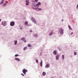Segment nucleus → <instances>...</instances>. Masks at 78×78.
<instances>
[{"instance_id":"nucleus-23","label":"nucleus","mask_w":78,"mask_h":78,"mask_svg":"<svg viewBox=\"0 0 78 78\" xmlns=\"http://www.w3.org/2000/svg\"><path fill=\"white\" fill-rule=\"evenodd\" d=\"M28 47H31V45L29 44L28 45Z\"/></svg>"},{"instance_id":"nucleus-14","label":"nucleus","mask_w":78,"mask_h":78,"mask_svg":"<svg viewBox=\"0 0 78 78\" xmlns=\"http://www.w3.org/2000/svg\"><path fill=\"white\" fill-rule=\"evenodd\" d=\"M42 75L43 76H45V75H46V73L45 72H43L42 73Z\"/></svg>"},{"instance_id":"nucleus-4","label":"nucleus","mask_w":78,"mask_h":78,"mask_svg":"<svg viewBox=\"0 0 78 78\" xmlns=\"http://www.w3.org/2000/svg\"><path fill=\"white\" fill-rule=\"evenodd\" d=\"M31 20L32 22H34V23H36V20H35L34 19V18H32Z\"/></svg>"},{"instance_id":"nucleus-12","label":"nucleus","mask_w":78,"mask_h":78,"mask_svg":"<svg viewBox=\"0 0 78 78\" xmlns=\"http://www.w3.org/2000/svg\"><path fill=\"white\" fill-rule=\"evenodd\" d=\"M64 33V32L63 31V30L61 29V30L60 33L61 34H62Z\"/></svg>"},{"instance_id":"nucleus-25","label":"nucleus","mask_w":78,"mask_h":78,"mask_svg":"<svg viewBox=\"0 0 78 78\" xmlns=\"http://www.w3.org/2000/svg\"><path fill=\"white\" fill-rule=\"evenodd\" d=\"M51 34H53V32H51V33H50L49 34V36H51Z\"/></svg>"},{"instance_id":"nucleus-26","label":"nucleus","mask_w":78,"mask_h":78,"mask_svg":"<svg viewBox=\"0 0 78 78\" xmlns=\"http://www.w3.org/2000/svg\"><path fill=\"white\" fill-rule=\"evenodd\" d=\"M36 62L37 63H38V60H37V59H36Z\"/></svg>"},{"instance_id":"nucleus-29","label":"nucleus","mask_w":78,"mask_h":78,"mask_svg":"<svg viewBox=\"0 0 78 78\" xmlns=\"http://www.w3.org/2000/svg\"><path fill=\"white\" fill-rule=\"evenodd\" d=\"M74 55H76V52H75L74 53Z\"/></svg>"},{"instance_id":"nucleus-34","label":"nucleus","mask_w":78,"mask_h":78,"mask_svg":"<svg viewBox=\"0 0 78 78\" xmlns=\"http://www.w3.org/2000/svg\"><path fill=\"white\" fill-rule=\"evenodd\" d=\"M63 20H63V19L62 20V22H63Z\"/></svg>"},{"instance_id":"nucleus-2","label":"nucleus","mask_w":78,"mask_h":78,"mask_svg":"<svg viewBox=\"0 0 78 78\" xmlns=\"http://www.w3.org/2000/svg\"><path fill=\"white\" fill-rule=\"evenodd\" d=\"M15 24V23H14V22L12 21L10 22V26H11V27H13V26Z\"/></svg>"},{"instance_id":"nucleus-31","label":"nucleus","mask_w":78,"mask_h":78,"mask_svg":"<svg viewBox=\"0 0 78 78\" xmlns=\"http://www.w3.org/2000/svg\"><path fill=\"white\" fill-rule=\"evenodd\" d=\"M30 31L31 33H32V32H33V31L31 30H30Z\"/></svg>"},{"instance_id":"nucleus-20","label":"nucleus","mask_w":78,"mask_h":78,"mask_svg":"<svg viewBox=\"0 0 78 78\" xmlns=\"http://www.w3.org/2000/svg\"><path fill=\"white\" fill-rule=\"evenodd\" d=\"M40 65L41 67L42 66V61H41V62H40Z\"/></svg>"},{"instance_id":"nucleus-32","label":"nucleus","mask_w":78,"mask_h":78,"mask_svg":"<svg viewBox=\"0 0 78 78\" xmlns=\"http://www.w3.org/2000/svg\"><path fill=\"white\" fill-rule=\"evenodd\" d=\"M35 0V2H38V0Z\"/></svg>"},{"instance_id":"nucleus-15","label":"nucleus","mask_w":78,"mask_h":78,"mask_svg":"<svg viewBox=\"0 0 78 78\" xmlns=\"http://www.w3.org/2000/svg\"><path fill=\"white\" fill-rule=\"evenodd\" d=\"M68 27L70 30H72V28H71V27H70L69 25H68Z\"/></svg>"},{"instance_id":"nucleus-22","label":"nucleus","mask_w":78,"mask_h":78,"mask_svg":"<svg viewBox=\"0 0 78 78\" xmlns=\"http://www.w3.org/2000/svg\"><path fill=\"white\" fill-rule=\"evenodd\" d=\"M62 58L63 59H64V55H62Z\"/></svg>"},{"instance_id":"nucleus-18","label":"nucleus","mask_w":78,"mask_h":78,"mask_svg":"<svg viewBox=\"0 0 78 78\" xmlns=\"http://www.w3.org/2000/svg\"><path fill=\"white\" fill-rule=\"evenodd\" d=\"M15 44L16 45H17V40L15 41Z\"/></svg>"},{"instance_id":"nucleus-5","label":"nucleus","mask_w":78,"mask_h":78,"mask_svg":"<svg viewBox=\"0 0 78 78\" xmlns=\"http://www.w3.org/2000/svg\"><path fill=\"white\" fill-rule=\"evenodd\" d=\"M22 41H23L24 42H27V41L25 40V38L24 37H23L21 39Z\"/></svg>"},{"instance_id":"nucleus-16","label":"nucleus","mask_w":78,"mask_h":78,"mask_svg":"<svg viewBox=\"0 0 78 78\" xmlns=\"http://www.w3.org/2000/svg\"><path fill=\"white\" fill-rule=\"evenodd\" d=\"M53 53L54 54V55H56V51H53Z\"/></svg>"},{"instance_id":"nucleus-17","label":"nucleus","mask_w":78,"mask_h":78,"mask_svg":"<svg viewBox=\"0 0 78 78\" xmlns=\"http://www.w3.org/2000/svg\"><path fill=\"white\" fill-rule=\"evenodd\" d=\"M59 59V55H57L56 56V60L58 59Z\"/></svg>"},{"instance_id":"nucleus-13","label":"nucleus","mask_w":78,"mask_h":78,"mask_svg":"<svg viewBox=\"0 0 78 78\" xmlns=\"http://www.w3.org/2000/svg\"><path fill=\"white\" fill-rule=\"evenodd\" d=\"M7 5V2H5L4 4L2 5L3 6H5Z\"/></svg>"},{"instance_id":"nucleus-10","label":"nucleus","mask_w":78,"mask_h":78,"mask_svg":"<svg viewBox=\"0 0 78 78\" xmlns=\"http://www.w3.org/2000/svg\"><path fill=\"white\" fill-rule=\"evenodd\" d=\"M4 1H5V0H2L0 2V5H2L3 4L4 2Z\"/></svg>"},{"instance_id":"nucleus-35","label":"nucleus","mask_w":78,"mask_h":78,"mask_svg":"<svg viewBox=\"0 0 78 78\" xmlns=\"http://www.w3.org/2000/svg\"><path fill=\"white\" fill-rule=\"evenodd\" d=\"M1 20H2V19H0V22H1Z\"/></svg>"},{"instance_id":"nucleus-6","label":"nucleus","mask_w":78,"mask_h":78,"mask_svg":"<svg viewBox=\"0 0 78 78\" xmlns=\"http://www.w3.org/2000/svg\"><path fill=\"white\" fill-rule=\"evenodd\" d=\"M26 5H29V1L28 0H26Z\"/></svg>"},{"instance_id":"nucleus-9","label":"nucleus","mask_w":78,"mask_h":78,"mask_svg":"<svg viewBox=\"0 0 78 78\" xmlns=\"http://www.w3.org/2000/svg\"><path fill=\"white\" fill-rule=\"evenodd\" d=\"M49 66H50V64H49V63H48L45 66L46 68H48L49 67Z\"/></svg>"},{"instance_id":"nucleus-33","label":"nucleus","mask_w":78,"mask_h":78,"mask_svg":"<svg viewBox=\"0 0 78 78\" xmlns=\"http://www.w3.org/2000/svg\"><path fill=\"white\" fill-rule=\"evenodd\" d=\"M21 75H23V76H24V75L23 74H21Z\"/></svg>"},{"instance_id":"nucleus-1","label":"nucleus","mask_w":78,"mask_h":78,"mask_svg":"<svg viewBox=\"0 0 78 78\" xmlns=\"http://www.w3.org/2000/svg\"><path fill=\"white\" fill-rule=\"evenodd\" d=\"M23 73L24 74V75H25V74H26V72H28V70H27L25 69H24L23 70H22Z\"/></svg>"},{"instance_id":"nucleus-7","label":"nucleus","mask_w":78,"mask_h":78,"mask_svg":"<svg viewBox=\"0 0 78 78\" xmlns=\"http://www.w3.org/2000/svg\"><path fill=\"white\" fill-rule=\"evenodd\" d=\"M34 9H36V10H37V11H41V10H42V9H40L38 8L36 9L34 8Z\"/></svg>"},{"instance_id":"nucleus-27","label":"nucleus","mask_w":78,"mask_h":78,"mask_svg":"<svg viewBox=\"0 0 78 78\" xmlns=\"http://www.w3.org/2000/svg\"><path fill=\"white\" fill-rule=\"evenodd\" d=\"M19 56V55L17 54H16L15 55V56L17 57Z\"/></svg>"},{"instance_id":"nucleus-30","label":"nucleus","mask_w":78,"mask_h":78,"mask_svg":"<svg viewBox=\"0 0 78 78\" xmlns=\"http://www.w3.org/2000/svg\"><path fill=\"white\" fill-rule=\"evenodd\" d=\"M76 8L77 9H78V4L76 6Z\"/></svg>"},{"instance_id":"nucleus-8","label":"nucleus","mask_w":78,"mask_h":78,"mask_svg":"<svg viewBox=\"0 0 78 78\" xmlns=\"http://www.w3.org/2000/svg\"><path fill=\"white\" fill-rule=\"evenodd\" d=\"M6 22H2V25H4V26H5V25H6Z\"/></svg>"},{"instance_id":"nucleus-11","label":"nucleus","mask_w":78,"mask_h":78,"mask_svg":"<svg viewBox=\"0 0 78 78\" xmlns=\"http://www.w3.org/2000/svg\"><path fill=\"white\" fill-rule=\"evenodd\" d=\"M15 59L16 61H20V59L18 58H15Z\"/></svg>"},{"instance_id":"nucleus-3","label":"nucleus","mask_w":78,"mask_h":78,"mask_svg":"<svg viewBox=\"0 0 78 78\" xmlns=\"http://www.w3.org/2000/svg\"><path fill=\"white\" fill-rule=\"evenodd\" d=\"M41 5V2H38V3L36 5L35 7H36L37 8H38V7H39V6H40V5Z\"/></svg>"},{"instance_id":"nucleus-24","label":"nucleus","mask_w":78,"mask_h":78,"mask_svg":"<svg viewBox=\"0 0 78 78\" xmlns=\"http://www.w3.org/2000/svg\"><path fill=\"white\" fill-rule=\"evenodd\" d=\"M34 36L35 37H37V36H38V35H37V34H34Z\"/></svg>"},{"instance_id":"nucleus-21","label":"nucleus","mask_w":78,"mask_h":78,"mask_svg":"<svg viewBox=\"0 0 78 78\" xmlns=\"http://www.w3.org/2000/svg\"><path fill=\"white\" fill-rule=\"evenodd\" d=\"M27 49V47H25L24 48H23V50H26Z\"/></svg>"},{"instance_id":"nucleus-36","label":"nucleus","mask_w":78,"mask_h":78,"mask_svg":"<svg viewBox=\"0 0 78 78\" xmlns=\"http://www.w3.org/2000/svg\"><path fill=\"white\" fill-rule=\"evenodd\" d=\"M73 32H72L71 33V34H73Z\"/></svg>"},{"instance_id":"nucleus-28","label":"nucleus","mask_w":78,"mask_h":78,"mask_svg":"<svg viewBox=\"0 0 78 78\" xmlns=\"http://www.w3.org/2000/svg\"><path fill=\"white\" fill-rule=\"evenodd\" d=\"M23 27H20L21 30H22V29H23Z\"/></svg>"},{"instance_id":"nucleus-19","label":"nucleus","mask_w":78,"mask_h":78,"mask_svg":"<svg viewBox=\"0 0 78 78\" xmlns=\"http://www.w3.org/2000/svg\"><path fill=\"white\" fill-rule=\"evenodd\" d=\"M24 25H28V22L26 21L24 23Z\"/></svg>"}]
</instances>
